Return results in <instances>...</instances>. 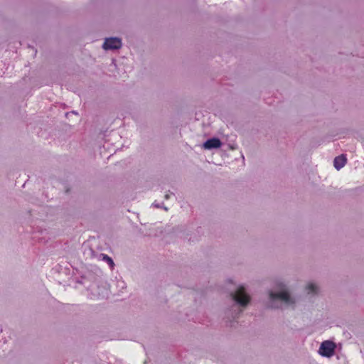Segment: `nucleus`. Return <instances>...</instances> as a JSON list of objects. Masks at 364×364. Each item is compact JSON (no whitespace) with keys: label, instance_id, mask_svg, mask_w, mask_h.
I'll list each match as a JSON object with an SVG mask.
<instances>
[{"label":"nucleus","instance_id":"20e7f679","mask_svg":"<svg viewBox=\"0 0 364 364\" xmlns=\"http://www.w3.org/2000/svg\"><path fill=\"white\" fill-rule=\"evenodd\" d=\"M269 297L272 301L279 299L286 304H294V301L290 298L289 293L286 291L277 293L270 292Z\"/></svg>","mask_w":364,"mask_h":364},{"label":"nucleus","instance_id":"7ed1b4c3","mask_svg":"<svg viewBox=\"0 0 364 364\" xmlns=\"http://www.w3.org/2000/svg\"><path fill=\"white\" fill-rule=\"evenodd\" d=\"M122 46L121 39L119 38H106L104 44L103 48L105 50H113L118 49Z\"/></svg>","mask_w":364,"mask_h":364},{"label":"nucleus","instance_id":"39448f33","mask_svg":"<svg viewBox=\"0 0 364 364\" xmlns=\"http://www.w3.org/2000/svg\"><path fill=\"white\" fill-rule=\"evenodd\" d=\"M221 141L218 138H211L208 139L204 144L203 147L205 149H217L221 146Z\"/></svg>","mask_w":364,"mask_h":364},{"label":"nucleus","instance_id":"423d86ee","mask_svg":"<svg viewBox=\"0 0 364 364\" xmlns=\"http://www.w3.org/2000/svg\"><path fill=\"white\" fill-rule=\"evenodd\" d=\"M346 158L345 155H343V154L336 156L334 159L333 165H334V167L337 170H339L341 168H343L346 165Z\"/></svg>","mask_w":364,"mask_h":364},{"label":"nucleus","instance_id":"6e6552de","mask_svg":"<svg viewBox=\"0 0 364 364\" xmlns=\"http://www.w3.org/2000/svg\"><path fill=\"white\" fill-rule=\"evenodd\" d=\"M102 259H103L105 262H107V264L109 265V267H110L112 269H113V267H114V262H113L112 259L110 257H109V256H108V255H107L103 254V255H102Z\"/></svg>","mask_w":364,"mask_h":364},{"label":"nucleus","instance_id":"f257e3e1","mask_svg":"<svg viewBox=\"0 0 364 364\" xmlns=\"http://www.w3.org/2000/svg\"><path fill=\"white\" fill-rule=\"evenodd\" d=\"M232 299L242 306H247L250 301V296L245 292L244 287L240 286L235 293H232Z\"/></svg>","mask_w":364,"mask_h":364},{"label":"nucleus","instance_id":"0eeeda50","mask_svg":"<svg viewBox=\"0 0 364 364\" xmlns=\"http://www.w3.org/2000/svg\"><path fill=\"white\" fill-rule=\"evenodd\" d=\"M306 289L308 291V294H316L317 291V287L313 283H309L306 286Z\"/></svg>","mask_w":364,"mask_h":364},{"label":"nucleus","instance_id":"f03ea898","mask_svg":"<svg viewBox=\"0 0 364 364\" xmlns=\"http://www.w3.org/2000/svg\"><path fill=\"white\" fill-rule=\"evenodd\" d=\"M335 348L336 346L332 341H323L319 348V353L325 357H331L334 353Z\"/></svg>","mask_w":364,"mask_h":364}]
</instances>
